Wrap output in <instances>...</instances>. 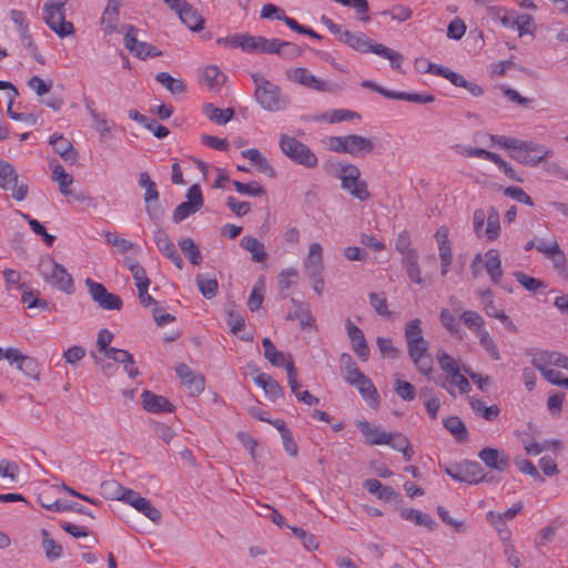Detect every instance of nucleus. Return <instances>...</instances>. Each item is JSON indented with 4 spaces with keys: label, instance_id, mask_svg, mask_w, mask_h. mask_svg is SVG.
Here are the masks:
<instances>
[{
    "label": "nucleus",
    "instance_id": "1",
    "mask_svg": "<svg viewBox=\"0 0 568 568\" xmlns=\"http://www.w3.org/2000/svg\"><path fill=\"white\" fill-rule=\"evenodd\" d=\"M405 341L407 353L415 368L424 376L430 375L433 359L428 353V342L425 339L419 318L410 320L405 325Z\"/></svg>",
    "mask_w": 568,
    "mask_h": 568
},
{
    "label": "nucleus",
    "instance_id": "2",
    "mask_svg": "<svg viewBox=\"0 0 568 568\" xmlns=\"http://www.w3.org/2000/svg\"><path fill=\"white\" fill-rule=\"evenodd\" d=\"M339 41L361 53L372 52L379 55L388 60L393 69L402 71L403 54L384 44L372 42V40L362 32L353 33L345 30L341 33Z\"/></svg>",
    "mask_w": 568,
    "mask_h": 568
},
{
    "label": "nucleus",
    "instance_id": "3",
    "mask_svg": "<svg viewBox=\"0 0 568 568\" xmlns=\"http://www.w3.org/2000/svg\"><path fill=\"white\" fill-rule=\"evenodd\" d=\"M251 78L255 85L254 98L264 110L276 112L288 105V98L282 95L281 88L277 84L272 83L258 72L252 73Z\"/></svg>",
    "mask_w": 568,
    "mask_h": 568
},
{
    "label": "nucleus",
    "instance_id": "4",
    "mask_svg": "<svg viewBox=\"0 0 568 568\" xmlns=\"http://www.w3.org/2000/svg\"><path fill=\"white\" fill-rule=\"evenodd\" d=\"M38 272L43 280L57 290L71 294L74 292L72 276L68 271L59 264L52 256L45 255L40 257Z\"/></svg>",
    "mask_w": 568,
    "mask_h": 568
},
{
    "label": "nucleus",
    "instance_id": "5",
    "mask_svg": "<svg viewBox=\"0 0 568 568\" xmlns=\"http://www.w3.org/2000/svg\"><path fill=\"white\" fill-rule=\"evenodd\" d=\"M338 179L341 180V187L354 199L366 202L372 197L366 181L361 179V170L357 165L342 163Z\"/></svg>",
    "mask_w": 568,
    "mask_h": 568
},
{
    "label": "nucleus",
    "instance_id": "6",
    "mask_svg": "<svg viewBox=\"0 0 568 568\" xmlns=\"http://www.w3.org/2000/svg\"><path fill=\"white\" fill-rule=\"evenodd\" d=\"M68 0H49L43 6V20L47 26L60 38L74 33V27L65 20V4Z\"/></svg>",
    "mask_w": 568,
    "mask_h": 568
},
{
    "label": "nucleus",
    "instance_id": "7",
    "mask_svg": "<svg viewBox=\"0 0 568 568\" xmlns=\"http://www.w3.org/2000/svg\"><path fill=\"white\" fill-rule=\"evenodd\" d=\"M281 151L293 162L307 169L317 166L318 159L316 154L303 142L288 134L280 136Z\"/></svg>",
    "mask_w": 568,
    "mask_h": 568
},
{
    "label": "nucleus",
    "instance_id": "8",
    "mask_svg": "<svg viewBox=\"0 0 568 568\" xmlns=\"http://www.w3.org/2000/svg\"><path fill=\"white\" fill-rule=\"evenodd\" d=\"M445 473L456 481L471 485L481 481H493V477H488V475L484 473L480 464L475 460H464L458 464L449 465L445 468Z\"/></svg>",
    "mask_w": 568,
    "mask_h": 568
},
{
    "label": "nucleus",
    "instance_id": "9",
    "mask_svg": "<svg viewBox=\"0 0 568 568\" xmlns=\"http://www.w3.org/2000/svg\"><path fill=\"white\" fill-rule=\"evenodd\" d=\"M139 185L144 189L143 201L146 214L152 221H160L163 217V210L159 203L160 193L155 182L148 172H141L139 175Z\"/></svg>",
    "mask_w": 568,
    "mask_h": 568
},
{
    "label": "nucleus",
    "instance_id": "10",
    "mask_svg": "<svg viewBox=\"0 0 568 568\" xmlns=\"http://www.w3.org/2000/svg\"><path fill=\"white\" fill-rule=\"evenodd\" d=\"M519 144L511 154V158L525 165L535 166L552 154V151L541 144L520 140Z\"/></svg>",
    "mask_w": 568,
    "mask_h": 568
},
{
    "label": "nucleus",
    "instance_id": "11",
    "mask_svg": "<svg viewBox=\"0 0 568 568\" xmlns=\"http://www.w3.org/2000/svg\"><path fill=\"white\" fill-rule=\"evenodd\" d=\"M204 204L202 191L199 184H193L186 192V201L179 204L174 211L172 220L174 223H181L190 215L199 212Z\"/></svg>",
    "mask_w": 568,
    "mask_h": 568
},
{
    "label": "nucleus",
    "instance_id": "12",
    "mask_svg": "<svg viewBox=\"0 0 568 568\" xmlns=\"http://www.w3.org/2000/svg\"><path fill=\"white\" fill-rule=\"evenodd\" d=\"M18 173L13 165L7 161L0 160V187L6 191H12V197L17 201H23L28 195V185H18Z\"/></svg>",
    "mask_w": 568,
    "mask_h": 568
},
{
    "label": "nucleus",
    "instance_id": "13",
    "mask_svg": "<svg viewBox=\"0 0 568 568\" xmlns=\"http://www.w3.org/2000/svg\"><path fill=\"white\" fill-rule=\"evenodd\" d=\"M84 284L89 290L91 298L103 310L120 311L122 308L123 302L121 297L108 292L103 284L98 283L92 278H87Z\"/></svg>",
    "mask_w": 568,
    "mask_h": 568
},
{
    "label": "nucleus",
    "instance_id": "14",
    "mask_svg": "<svg viewBox=\"0 0 568 568\" xmlns=\"http://www.w3.org/2000/svg\"><path fill=\"white\" fill-rule=\"evenodd\" d=\"M125 30L124 45L136 58L145 60L148 58L162 55V51L158 50L153 44L138 40V28L128 24L125 26Z\"/></svg>",
    "mask_w": 568,
    "mask_h": 568
},
{
    "label": "nucleus",
    "instance_id": "15",
    "mask_svg": "<svg viewBox=\"0 0 568 568\" xmlns=\"http://www.w3.org/2000/svg\"><path fill=\"white\" fill-rule=\"evenodd\" d=\"M290 80L317 92H331L334 85L329 82L315 77L306 68H295L288 71Z\"/></svg>",
    "mask_w": 568,
    "mask_h": 568
},
{
    "label": "nucleus",
    "instance_id": "16",
    "mask_svg": "<svg viewBox=\"0 0 568 568\" xmlns=\"http://www.w3.org/2000/svg\"><path fill=\"white\" fill-rule=\"evenodd\" d=\"M477 295L480 297L484 306V311L487 316L496 318L500 321V323L510 332V333H518V327L516 324L510 320L508 315L505 314L504 311L498 310L494 303V294L491 290H479L477 291Z\"/></svg>",
    "mask_w": 568,
    "mask_h": 568
},
{
    "label": "nucleus",
    "instance_id": "17",
    "mask_svg": "<svg viewBox=\"0 0 568 568\" xmlns=\"http://www.w3.org/2000/svg\"><path fill=\"white\" fill-rule=\"evenodd\" d=\"M10 364H16L17 368L21 371L26 376L32 379H39L40 366L36 358L23 355L18 348L10 347L7 349V356L4 357Z\"/></svg>",
    "mask_w": 568,
    "mask_h": 568
},
{
    "label": "nucleus",
    "instance_id": "18",
    "mask_svg": "<svg viewBox=\"0 0 568 568\" xmlns=\"http://www.w3.org/2000/svg\"><path fill=\"white\" fill-rule=\"evenodd\" d=\"M479 459L490 469L506 473L510 468L509 455L498 448L485 447L478 453Z\"/></svg>",
    "mask_w": 568,
    "mask_h": 568
},
{
    "label": "nucleus",
    "instance_id": "19",
    "mask_svg": "<svg viewBox=\"0 0 568 568\" xmlns=\"http://www.w3.org/2000/svg\"><path fill=\"white\" fill-rule=\"evenodd\" d=\"M346 331L354 353L362 362H366L369 357V348L363 331L351 320L346 321Z\"/></svg>",
    "mask_w": 568,
    "mask_h": 568
},
{
    "label": "nucleus",
    "instance_id": "20",
    "mask_svg": "<svg viewBox=\"0 0 568 568\" xmlns=\"http://www.w3.org/2000/svg\"><path fill=\"white\" fill-rule=\"evenodd\" d=\"M143 408L153 414L172 413L174 405L164 396L156 395L151 390H144L141 395Z\"/></svg>",
    "mask_w": 568,
    "mask_h": 568
},
{
    "label": "nucleus",
    "instance_id": "21",
    "mask_svg": "<svg viewBox=\"0 0 568 568\" xmlns=\"http://www.w3.org/2000/svg\"><path fill=\"white\" fill-rule=\"evenodd\" d=\"M291 303L294 306V311H290L287 313L286 320L298 321L302 329L313 327L315 320L312 316L310 306L298 300H295L294 297L291 298Z\"/></svg>",
    "mask_w": 568,
    "mask_h": 568
},
{
    "label": "nucleus",
    "instance_id": "22",
    "mask_svg": "<svg viewBox=\"0 0 568 568\" xmlns=\"http://www.w3.org/2000/svg\"><path fill=\"white\" fill-rule=\"evenodd\" d=\"M175 371L182 384L186 386L192 394H200L204 389V377L196 375L186 364H179Z\"/></svg>",
    "mask_w": 568,
    "mask_h": 568
},
{
    "label": "nucleus",
    "instance_id": "23",
    "mask_svg": "<svg viewBox=\"0 0 568 568\" xmlns=\"http://www.w3.org/2000/svg\"><path fill=\"white\" fill-rule=\"evenodd\" d=\"M50 144L55 153H58L65 162L74 164L78 160V151L72 143L60 133H54L50 138Z\"/></svg>",
    "mask_w": 568,
    "mask_h": 568
},
{
    "label": "nucleus",
    "instance_id": "24",
    "mask_svg": "<svg viewBox=\"0 0 568 568\" xmlns=\"http://www.w3.org/2000/svg\"><path fill=\"white\" fill-rule=\"evenodd\" d=\"M356 426L369 445H384L389 442V433L381 430L378 427L373 426L367 420H358L356 422Z\"/></svg>",
    "mask_w": 568,
    "mask_h": 568
},
{
    "label": "nucleus",
    "instance_id": "25",
    "mask_svg": "<svg viewBox=\"0 0 568 568\" xmlns=\"http://www.w3.org/2000/svg\"><path fill=\"white\" fill-rule=\"evenodd\" d=\"M484 267L494 284H499L503 277V267L499 252L490 248L485 253Z\"/></svg>",
    "mask_w": 568,
    "mask_h": 568
},
{
    "label": "nucleus",
    "instance_id": "26",
    "mask_svg": "<svg viewBox=\"0 0 568 568\" xmlns=\"http://www.w3.org/2000/svg\"><path fill=\"white\" fill-rule=\"evenodd\" d=\"M323 248L320 243L310 245L308 255L305 261V270L308 276H317L323 272Z\"/></svg>",
    "mask_w": 568,
    "mask_h": 568
},
{
    "label": "nucleus",
    "instance_id": "27",
    "mask_svg": "<svg viewBox=\"0 0 568 568\" xmlns=\"http://www.w3.org/2000/svg\"><path fill=\"white\" fill-rule=\"evenodd\" d=\"M363 487L372 495L384 501L395 500L399 497V494L395 491L390 486L383 485L376 478L366 479L363 483Z\"/></svg>",
    "mask_w": 568,
    "mask_h": 568
},
{
    "label": "nucleus",
    "instance_id": "28",
    "mask_svg": "<svg viewBox=\"0 0 568 568\" xmlns=\"http://www.w3.org/2000/svg\"><path fill=\"white\" fill-rule=\"evenodd\" d=\"M176 14L179 16L182 23H184L192 31H200L204 27V18L189 2L185 3V6L182 7V9Z\"/></svg>",
    "mask_w": 568,
    "mask_h": 568
},
{
    "label": "nucleus",
    "instance_id": "29",
    "mask_svg": "<svg viewBox=\"0 0 568 568\" xmlns=\"http://www.w3.org/2000/svg\"><path fill=\"white\" fill-rule=\"evenodd\" d=\"M346 153L354 156L364 153H372L374 150L373 141L358 134L346 135Z\"/></svg>",
    "mask_w": 568,
    "mask_h": 568
},
{
    "label": "nucleus",
    "instance_id": "30",
    "mask_svg": "<svg viewBox=\"0 0 568 568\" xmlns=\"http://www.w3.org/2000/svg\"><path fill=\"white\" fill-rule=\"evenodd\" d=\"M241 155L244 159L250 160L258 172L264 173L270 178H274L276 175L273 166L257 149H246L241 152Z\"/></svg>",
    "mask_w": 568,
    "mask_h": 568
},
{
    "label": "nucleus",
    "instance_id": "31",
    "mask_svg": "<svg viewBox=\"0 0 568 568\" xmlns=\"http://www.w3.org/2000/svg\"><path fill=\"white\" fill-rule=\"evenodd\" d=\"M240 244L245 251L251 253V258L253 262L262 263L267 258L264 244L256 237L245 235L241 239Z\"/></svg>",
    "mask_w": 568,
    "mask_h": 568
},
{
    "label": "nucleus",
    "instance_id": "32",
    "mask_svg": "<svg viewBox=\"0 0 568 568\" xmlns=\"http://www.w3.org/2000/svg\"><path fill=\"white\" fill-rule=\"evenodd\" d=\"M254 382L256 385L263 388L265 395L273 402L283 395V389L277 381L265 373L258 374L254 378Z\"/></svg>",
    "mask_w": 568,
    "mask_h": 568
},
{
    "label": "nucleus",
    "instance_id": "33",
    "mask_svg": "<svg viewBox=\"0 0 568 568\" xmlns=\"http://www.w3.org/2000/svg\"><path fill=\"white\" fill-rule=\"evenodd\" d=\"M202 111L204 115L212 122L224 125L226 124L234 115V110L231 108L220 109L212 103H206L203 105Z\"/></svg>",
    "mask_w": 568,
    "mask_h": 568
},
{
    "label": "nucleus",
    "instance_id": "34",
    "mask_svg": "<svg viewBox=\"0 0 568 568\" xmlns=\"http://www.w3.org/2000/svg\"><path fill=\"white\" fill-rule=\"evenodd\" d=\"M400 517L414 523L416 526H423L430 530L434 529L435 526V521L428 514L414 508H403L400 510Z\"/></svg>",
    "mask_w": 568,
    "mask_h": 568
},
{
    "label": "nucleus",
    "instance_id": "35",
    "mask_svg": "<svg viewBox=\"0 0 568 568\" xmlns=\"http://www.w3.org/2000/svg\"><path fill=\"white\" fill-rule=\"evenodd\" d=\"M262 346L264 348L265 358L276 367H282L286 365L288 361H286L284 353L276 349L275 345L268 337H264L262 339Z\"/></svg>",
    "mask_w": 568,
    "mask_h": 568
},
{
    "label": "nucleus",
    "instance_id": "36",
    "mask_svg": "<svg viewBox=\"0 0 568 568\" xmlns=\"http://www.w3.org/2000/svg\"><path fill=\"white\" fill-rule=\"evenodd\" d=\"M155 80L172 94H181L186 91V85L181 79L173 78L168 72H159Z\"/></svg>",
    "mask_w": 568,
    "mask_h": 568
},
{
    "label": "nucleus",
    "instance_id": "37",
    "mask_svg": "<svg viewBox=\"0 0 568 568\" xmlns=\"http://www.w3.org/2000/svg\"><path fill=\"white\" fill-rule=\"evenodd\" d=\"M444 427L453 434L458 442H465L468 438V432L464 422L458 416H449L443 420Z\"/></svg>",
    "mask_w": 568,
    "mask_h": 568
},
{
    "label": "nucleus",
    "instance_id": "38",
    "mask_svg": "<svg viewBox=\"0 0 568 568\" xmlns=\"http://www.w3.org/2000/svg\"><path fill=\"white\" fill-rule=\"evenodd\" d=\"M51 168H52V178L55 182H58L60 192L63 195H69L71 193L69 187L73 183L72 175L67 173L60 163H55V164L51 165Z\"/></svg>",
    "mask_w": 568,
    "mask_h": 568
},
{
    "label": "nucleus",
    "instance_id": "39",
    "mask_svg": "<svg viewBox=\"0 0 568 568\" xmlns=\"http://www.w3.org/2000/svg\"><path fill=\"white\" fill-rule=\"evenodd\" d=\"M471 409L479 416H481L485 420L493 422L495 420L500 409L497 405L485 406V403L479 398L470 399Z\"/></svg>",
    "mask_w": 568,
    "mask_h": 568
},
{
    "label": "nucleus",
    "instance_id": "40",
    "mask_svg": "<svg viewBox=\"0 0 568 568\" xmlns=\"http://www.w3.org/2000/svg\"><path fill=\"white\" fill-rule=\"evenodd\" d=\"M500 233V221L499 213L496 207H490L487 213V226L484 230L486 240L491 242L495 241Z\"/></svg>",
    "mask_w": 568,
    "mask_h": 568
},
{
    "label": "nucleus",
    "instance_id": "41",
    "mask_svg": "<svg viewBox=\"0 0 568 568\" xmlns=\"http://www.w3.org/2000/svg\"><path fill=\"white\" fill-rule=\"evenodd\" d=\"M42 535V548L44 549L45 557L50 561L59 559L63 554V548L60 544L49 537L47 529L41 530Z\"/></svg>",
    "mask_w": 568,
    "mask_h": 568
},
{
    "label": "nucleus",
    "instance_id": "42",
    "mask_svg": "<svg viewBox=\"0 0 568 568\" xmlns=\"http://www.w3.org/2000/svg\"><path fill=\"white\" fill-rule=\"evenodd\" d=\"M179 246L183 254L190 260L191 264L200 265L202 262V255L196 243L190 239L184 237L179 241Z\"/></svg>",
    "mask_w": 568,
    "mask_h": 568
},
{
    "label": "nucleus",
    "instance_id": "43",
    "mask_svg": "<svg viewBox=\"0 0 568 568\" xmlns=\"http://www.w3.org/2000/svg\"><path fill=\"white\" fill-rule=\"evenodd\" d=\"M460 321L470 331H473L476 335L479 334V332L485 331L483 328L485 321L481 317V315L475 311L467 310L462 313Z\"/></svg>",
    "mask_w": 568,
    "mask_h": 568
},
{
    "label": "nucleus",
    "instance_id": "44",
    "mask_svg": "<svg viewBox=\"0 0 568 568\" xmlns=\"http://www.w3.org/2000/svg\"><path fill=\"white\" fill-rule=\"evenodd\" d=\"M153 239L156 247L165 257L176 251L174 243L164 230L158 229L154 231Z\"/></svg>",
    "mask_w": 568,
    "mask_h": 568
},
{
    "label": "nucleus",
    "instance_id": "45",
    "mask_svg": "<svg viewBox=\"0 0 568 568\" xmlns=\"http://www.w3.org/2000/svg\"><path fill=\"white\" fill-rule=\"evenodd\" d=\"M232 184L235 187L236 192H239L242 195H248V196L266 195L265 189L256 181H252L250 183H243L237 180H234L232 182Z\"/></svg>",
    "mask_w": 568,
    "mask_h": 568
},
{
    "label": "nucleus",
    "instance_id": "46",
    "mask_svg": "<svg viewBox=\"0 0 568 568\" xmlns=\"http://www.w3.org/2000/svg\"><path fill=\"white\" fill-rule=\"evenodd\" d=\"M139 513L143 514L146 518H149L154 524H159L162 519L161 511L155 508L151 501L144 497H142L134 507Z\"/></svg>",
    "mask_w": 568,
    "mask_h": 568
},
{
    "label": "nucleus",
    "instance_id": "47",
    "mask_svg": "<svg viewBox=\"0 0 568 568\" xmlns=\"http://www.w3.org/2000/svg\"><path fill=\"white\" fill-rule=\"evenodd\" d=\"M436 358L439 367L447 374V376H452L460 371L459 364L445 351L439 349L436 354Z\"/></svg>",
    "mask_w": 568,
    "mask_h": 568
},
{
    "label": "nucleus",
    "instance_id": "48",
    "mask_svg": "<svg viewBox=\"0 0 568 568\" xmlns=\"http://www.w3.org/2000/svg\"><path fill=\"white\" fill-rule=\"evenodd\" d=\"M196 283H197L200 292L202 293V295L205 298L211 300L216 295L219 284L215 278L204 277L203 275H197Z\"/></svg>",
    "mask_w": 568,
    "mask_h": 568
},
{
    "label": "nucleus",
    "instance_id": "49",
    "mask_svg": "<svg viewBox=\"0 0 568 568\" xmlns=\"http://www.w3.org/2000/svg\"><path fill=\"white\" fill-rule=\"evenodd\" d=\"M514 277L517 280V282L523 287H525L529 292H536L539 288H545L546 287L545 282H542V281H540L538 278H535L532 276H529V275L525 274L521 271H515L514 272Z\"/></svg>",
    "mask_w": 568,
    "mask_h": 568
},
{
    "label": "nucleus",
    "instance_id": "50",
    "mask_svg": "<svg viewBox=\"0 0 568 568\" xmlns=\"http://www.w3.org/2000/svg\"><path fill=\"white\" fill-rule=\"evenodd\" d=\"M480 346L490 355L494 361L500 359V353L494 338L490 336L488 331L479 332L477 335Z\"/></svg>",
    "mask_w": 568,
    "mask_h": 568
},
{
    "label": "nucleus",
    "instance_id": "51",
    "mask_svg": "<svg viewBox=\"0 0 568 568\" xmlns=\"http://www.w3.org/2000/svg\"><path fill=\"white\" fill-rule=\"evenodd\" d=\"M123 489L124 486L116 480H105L100 486L101 495L111 500H120Z\"/></svg>",
    "mask_w": 568,
    "mask_h": 568
},
{
    "label": "nucleus",
    "instance_id": "52",
    "mask_svg": "<svg viewBox=\"0 0 568 568\" xmlns=\"http://www.w3.org/2000/svg\"><path fill=\"white\" fill-rule=\"evenodd\" d=\"M487 518L490 521V524L496 528L499 538L504 542H510V536L511 531L508 529L506 521H504L499 516H495L494 511L487 513Z\"/></svg>",
    "mask_w": 568,
    "mask_h": 568
},
{
    "label": "nucleus",
    "instance_id": "53",
    "mask_svg": "<svg viewBox=\"0 0 568 568\" xmlns=\"http://www.w3.org/2000/svg\"><path fill=\"white\" fill-rule=\"evenodd\" d=\"M298 273L295 268L288 267L283 270L277 277L278 287L282 292L287 291L297 284Z\"/></svg>",
    "mask_w": 568,
    "mask_h": 568
},
{
    "label": "nucleus",
    "instance_id": "54",
    "mask_svg": "<svg viewBox=\"0 0 568 568\" xmlns=\"http://www.w3.org/2000/svg\"><path fill=\"white\" fill-rule=\"evenodd\" d=\"M22 216L28 221L31 230L42 237L47 246L53 245L55 236L49 234L45 227L38 220L30 217L28 214H22Z\"/></svg>",
    "mask_w": 568,
    "mask_h": 568
},
{
    "label": "nucleus",
    "instance_id": "55",
    "mask_svg": "<svg viewBox=\"0 0 568 568\" xmlns=\"http://www.w3.org/2000/svg\"><path fill=\"white\" fill-rule=\"evenodd\" d=\"M516 26L515 29L518 31V36L523 37L524 34L532 33L536 29L535 20L530 14H516Z\"/></svg>",
    "mask_w": 568,
    "mask_h": 568
},
{
    "label": "nucleus",
    "instance_id": "56",
    "mask_svg": "<svg viewBox=\"0 0 568 568\" xmlns=\"http://www.w3.org/2000/svg\"><path fill=\"white\" fill-rule=\"evenodd\" d=\"M395 100H404L418 104H426L435 101V97L428 93H407V92H395Z\"/></svg>",
    "mask_w": 568,
    "mask_h": 568
},
{
    "label": "nucleus",
    "instance_id": "57",
    "mask_svg": "<svg viewBox=\"0 0 568 568\" xmlns=\"http://www.w3.org/2000/svg\"><path fill=\"white\" fill-rule=\"evenodd\" d=\"M548 260L552 262V265L556 268L558 275L565 280H568V261L562 250L559 248L558 252L550 255Z\"/></svg>",
    "mask_w": 568,
    "mask_h": 568
},
{
    "label": "nucleus",
    "instance_id": "58",
    "mask_svg": "<svg viewBox=\"0 0 568 568\" xmlns=\"http://www.w3.org/2000/svg\"><path fill=\"white\" fill-rule=\"evenodd\" d=\"M395 392L403 400L406 402L413 400L416 396L414 385L400 378L395 379Z\"/></svg>",
    "mask_w": 568,
    "mask_h": 568
},
{
    "label": "nucleus",
    "instance_id": "59",
    "mask_svg": "<svg viewBox=\"0 0 568 568\" xmlns=\"http://www.w3.org/2000/svg\"><path fill=\"white\" fill-rule=\"evenodd\" d=\"M204 79L211 88H219L225 81V75L221 72L219 67L209 65L204 70Z\"/></svg>",
    "mask_w": 568,
    "mask_h": 568
},
{
    "label": "nucleus",
    "instance_id": "60",
    "mask_svg": "<svg viewBox=\"0 0 568 568\" xmlns=\"http://www.w3.org/2000/svg\"><path fill=\"white\" fill-rule=\"evenodd\" d=\"M377 347L383 357L395 359L399 355V349L393 345V342L388 337H377Z\"/></svg>",
    "mask_w": 568,
    "mask_h": 568
},
{
    "label": "nucleus",
    "instance_id": "61",
    "mask_svg": "<svg viewBox=\"0 0 568 568\" xmlns=\"http://www.w3.org/2000/svg\"><path fill=\"white\" fill-rule=\"evenodd\" d=\"M302 52H303L302 49L297 44H295L293 42L280 40L278 52H276V54H278L285 59L293 60V59L302 55Z\"/></svg>",
    "mask_w": 568,
    "mask_h": 568
},
{
    "label": "nucleus",
    "instance_id": "62",
    "mask_svg": "<svg viewBox=\"0 0 568 568\" xmlns=\"http://www.w3.org/2000/svg\"><path fill=\"white\" fill-rule=\"evenodd\" d=\"M455 87L466 89L473 97H480L484 93V90L480 85L474 82L467 81L464 75L456 73L454 80L452 82Z\"/></svg>",
    "mask_w": 568,
    "mask_h": 568
},
{
    "label": "nucleus",
    "instance_id": "63",
    "mask_svg": "<svg viewBox=\"0 0 568 568\" xmlns=\"http://www.w3.org/2000/svg\"><path fill=\"white\" fill-rule=\"evenodd\" d=\"M28 87L32 89L37 95L43 97L52 88V81H44L38 75H33L28 80Z\"/></svg>",
    "mask_w": 568,
    "mask_h": 568
},
{
    "label": "nucleus",
    "instance_id": "64",
    "mask_svg": "<svg viewBox=\"0 0 568 568\" xmlns=\"http://www.w3.org/2000/svg\"><path fill=\"white\" fill-rule=\"evenodd\" d=\"M369 304L372 307L383 316H388L387 300L384 293H371Z\"/></svg>",
    "mask_w": 568,
    "mask_h": 568
}]
</instances>
